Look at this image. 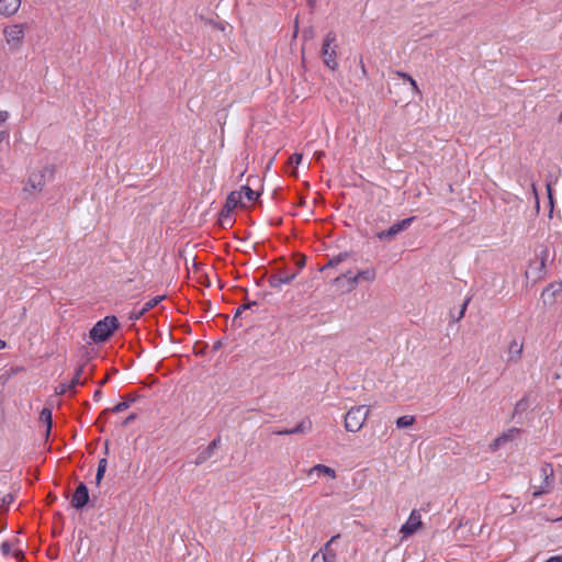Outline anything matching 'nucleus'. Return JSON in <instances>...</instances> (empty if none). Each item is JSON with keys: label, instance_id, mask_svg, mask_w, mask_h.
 <instances>
[{"label": "nucleus", "instance_id": "nucleus-22", "mask_svg": "<svg viewBox=\"0 0 562 562\" xmlns=\"http://www.w3.org/2000/svg\"><path fill=\"white\" fill-rule=\"evenodd\" d=\"M339 535H336L330 538V540L324 546V549L318 552L321 555H326V558H329L328 555H333V562L336 561V553L331 549V544L339 538Z\"/></svg>", "mask_w": 562, "mask_h": 562}, {"label": "nucleus", "instance_id": "nucleus-41", "mask_svg": "<svg viewBox=\"0 0 562 562\" xmlns=\"http://www.w3.org/2000/svg\"><path fill=\"white\" fill-rule=\"evenodd\" d=\"M1 550L4 554H8L11 551V544L9 542H3L1 544Z\"/></svg>", "mask_w": 562, "mask_h": 562}, {"label": "nucleus", "instance_id": "nucleus-11", "mask_svg": "<svg viewBox=\"0 0 562 562\" xmlns=\"http://www.w3.org/2000/svg\"><path fill=\"white\" fill-rule=\"evenodd\" d=\"M89 501V490L83 482H80L71 496L70 504L75 509L81 510Z\"/></svg>", "mask_w": 562, "mask_h": 562}, {"label": "nucleus", "instance_id": "nucleus-53", "mask_svg": "<svg viewBox=\"0 0 562 562\" xmlns=\"http://www.w3.org/2000/svg\"><path fill=\"white\" fill-rule=\"evenodd\" d=\"M108 379H109V378H108V376H105L103 380H101V381L99 382V385H104V384L106 383Z\"/></svg>", "mask_w": 562, "mask_h": 562}, {"label": "nucleus", "instance_id": "nucleus-48", "mask_svg": "<svg viewBox=\"0 0 562 562\" xmlns=\"http://www.w3.org/2000/svg\"><path fill=\"white\" fill-rule=\"evenodd\" d=\"M546 562H562V557L554 555V557L549 558Z\"/></svg>", "mask_w": 562, "mask_h": 562}, {"label": "nucleus", "instance_id": "nucleus-21", "mask_svg": "<svg viewBox=\"0 0 562 562\" xmlns=\"http://www.w3.org/2000/svg\"><path fill=\"white\" fill-rule=\"evenodd\" d=\"M313 472H316L318 475L319 474H325V475H328L330 476L331 479H335L336 477V472L334 469L327 467V465H324V464H316L314 465L310 473H313Z\"/></svg>", "mask_w": 562, "mask_h": 562}, {"label": "nucleus", "instance_id": "nucleus-36", "mask_svg": "<svg viewBox=\"0 0 562 562\" xmlns=\"http://www.w3.org/2000/svg\"><path fill=\"white\" fill-rule=\"evenodd\" d=\"M302 158H303L302 154H297V153H295V154H293V155L289 158V165L297 166V165H300V164H301Z\"/></svg>", "mask_w": 562, "mask_h": 562}, {"label": "nucleus", "instance_id": "nucleus-26", "mask_svg": "<svg viewBox=\"0 0 562 562\" xmlns=\"http://www.w3.org/2000/svg\"><path fill=\"white\" fill-rule=\"evenodd\" d=\"M348 257V254L347 252H340L339 255L330 258L328 260V262L323 266V268L321 270H325L329 267H336L337 265H339L341 261H344L346 258Z\"/></svg>", "mask_w": 562, "mask_h": 562}, {"label": "nucleus", "instance_id": "nucleus-13", "mask_svg": "<svg viewBox=\"0 0 562 562\" xmlns=\"http://www.w3.org/2000/svg\"><path fill=\"white\" fill-rule=\"evenodd\" d=\"M562 293V281L551 282L541 293L544 305H553L558 294Z\"/></svg>", "mask_w": 562, "mask_h": 562}, {"label": "nucleus", "instance_id": "nucleus-16", "mask_svg": "<svg viewBox=\"0 0 562 562\" xmlns=\"http://www.w3.org/2000/svg\"><path fill=\"white\" fill-rule=\"evenodd\" d=\"M312 429V422L310 419L302 420L299 425H296L294 428L291 429H282V430H276V435H294V434H305L311 431Z\"/></svg>", "mask_w": 562, "mask_h": 562}, {"label": "nucleus", "instance_id": "nucleus-10", "mask_svg": "<svg viewBox=\"0 0 562 562\" xmlns=\"http://www.w3.org/2000/svg\"><path fill=\"white\" fill-rule=\"evenodd\" d=\"M245 207L246 205L243 203L241 191H232L227 198L226 202L220 213L223 220H228L231 222V213L237 207Z\"/></svg>", "mask_w": 562, "mask_h": 562}, {"label": "nucleus", "instance_id": "nucleus-24", "mask_svg": "<svg viewBox=\"0 0 562 562\" xmlns=\"http://www.w3.org/2000/svg\"><path fill=\"white\" fill-rule=\"evenodd\" d=\"M108 460L105 458H102L98 463L97 474H95V484L100 485L104 473L106 471Z\"/></svg>", "mask_w": 562, "mask_h": 562}, {"label": "nucleus", "instance_id": "nucleus-42", "mask_svg": "<svg viewBox=\"0 0 562 562\" xmlns=\"http://www.w3.org/2000/svg\"><path fill=\"white\" fill-rule=\"evenodd\" d=\"M510 436L509 435H504L502 437H498L496 440H495V445L498 446L501 445L502 442H505L507 440H509Z\"/></svg>", "mask_w": 562, "mask_h": 562}, {"label": "nucleus", "instance_id": "nucleus-54", "mask_svg": "<svg viewBox=\"0 0 562 562\" xmlns=\"http://www.w3.org/2000/svg\"><path fill=\"white\" fill-rule=\"evenodd\" d=\"M5 347V341L0 339V350L3 349Z\"/></svg>", "mask_w": 562, "mask_h": 562}, {"label": "nucleus", "instance_id": "nucleus-56", "mask_svg": "<svg viewBox=\"0 0 562 562\" xmlns=\"http://www.w3.org/2000/svg\"><path fill=\"white\" fill-rule=\"evenodd\" d=\"M360 64H361V69L363 71V74H366V68H364V65H363L362 60H360Z\"/></svg>", "mask_w": 562, "mask_h": 562}, {"label": "nucleus", "instance_id": "nucleus-25", "mask_svg": "<svg viewBox=\"0 0 562 562\" xmlns=\"http://www.w3.org/2000/svg\"><path fill=\"white\" fill-rule=\"evenodd\" d=\"M416 422L414 416L404 415L396 419V426L397 428H405L414 425Z\"/></svg>", "mask_w": 562, "mask_h": 562}, {"label": "nucleus", "instance_id": "nucleus-55", "mask_svg": "<svg viewBox=\"0 0 562 562\" xmlns=\"http://www.w3.org/2000/svg\"><path fill=\"white\" fill-rule=\"evenodd\" d=\"M104 451H105V453H106V454L109 453V445H108V441L105 442Z\"/></svg>", "mask_w": 562, "mask_h": 562}, {"label": "nucleus", "instance_id": "nucleus-30", "mask_svg": "<svg viewBox=\"0 0 562 562\" xmlns=\"http://www.w3.org/2000/svg\"><path fill=\"white\" fill-rule=\"evenodd\" d=\"M268 282L271 288H279L281 284H283L282 276L277 273L271 274Z\"/></svg>", "mask_w": 562, "mask_h": 562}, {"label": "nucleus", "instance_id": "nucleus-2", "mask_svg": "<svg viewBox=\"0 0 562 562\" xmlns=\"http://www.w3.org/2000/svg\"><path fill=\"white\" fill-rule=\"evenodd\" d=\"M369 415V408L366 405L351 407L345 416V428L347 431H359Z\"/></svg>", "mask_w": 562, "mask_h": 562}, {"label": "nucleus", "instance_id": "nucleus-23", "mask_svg": "<svg viewBox=\"0 0 562 562\" xmlns=\"http://www.w3.org/2000/svg\"><path fill=\"white\" fill-rule=\"evenodd\" d=\"M137 396H127L124 401L117 403L114 407L111 408L113 413H121L130 407V405L135 402Z\"/></svg>", "mask_w": 562, "mask_h": 562}, {"label": "nucleus", "instance_id": "nucleus-28", "mask_svg": "<svg viewBox=\"0 0 562 562\" xmlns=\"http://www.w3.org/2000/svg\"><path fill=\"white\" fill-rule=\"evenodd\" d=\"M528 407H529V401L525 396L516 403L515 408H514V415L522 414L524 412H526L528 409Z\"/></svg>", "mask_w": 562, "mask_h": 562}, {"label": "nucleus", "instance_id": "nucleus-57", "mask_svg": "<svg viewBox=\"0 0 562 562\" xmlns=\"http://www.w3.org/2000/svg\"><path fill=\"white\" fill-rule=\"evenodd\" d=\"M304 203H305L304 199H301L300 200V205H304Z\"/></svg>", "mask_w": 562, "mask_h": 562}, {"label": "nucleus", "instance_id": "nucleus-14", "mask_svg": "<svg viewBox=\"0 0 562 562\" xmlns=\"http://www.w3.org/2000/svg\"><path fill=\"white\" fill-rule=\"evenodd\" d=\"M221 446V437L217 436L214 438L207 447L200 450L196 458H195V465H200L204 463L206 460H209L215 452V450Z\"/></svg>", "mask_w": 562, "mask_h": 562}, {"label": "nucleus", "instance_id": "nucleus-46", "mask_svg": "<svg viewBox=\"0 0 562 562\" xmlns=\"http://www.w3.org/2000/svg\"><path fill=\"white\" fill-rule=\"evenodd\" d=\"M547 191H548L549 202L552 207L553 206V198H552V190H551L550 184L547 186Z\"/></svg>", "mask_w": 562, "mask_h": 562}, {"label": "nucleus", "instance_id": "nucleus-39", "mask_svg": "<svg viewBox=\"0 0 562 562\" xmlns=\"http://www.w3.org/2000/svg\"><path fill=\"white\" fill-rule=\"evenodd\" d=\"M67 384H68V383H63V384H60V385H59V387H58L57 394L63 395V394H65V393H66V392H68V391H72V390H75V387H67Z\"/></svg>", "mask_w": 562, "mask_h": 562}, {"label": "nucleus", "instance_id": "nucleus-20", "mask_svg": "<svg viewBox=\"0 0 562 562\" xmlns=\"http://www.w3.org/2000/svg\"><path fill=\"white\" fill-rule=\"evenodd\" d=\"M245 302L244 304H241L235 312L234 314V317H233V322L236 323V321L240 317V315L243 314V312L247 311V310H250L254 306H258V302L257 301H248L247 297L244 299Z\"/></svg>", "mask_w": 562, "mask_h": 562}, {"label": "nucleus", "instance_id": "nucleus-32", "mask_svg": "<svg viewBox=\"0 0 562 562\" xmlns=\"http://www.w3.org/2000/svg\"><path fill=\"white\" fill-rule=\"evenodd\" d=\"M294 262H295V266L299 269H302L305 266L306 257L304 255H301V254H295L294 255Z\"/></svg>", "mask_w": 562, "mask_h": 562}, {"label": "nucleus", "instance_id": "nucleus-7", "mask_svg": "<svg viewBox=\"0 0 562 562\" xmlns=\"http://www.w3.org/2000/svg\"><path fill=\"white\" fill-rule=\"evenodd\" d=\"M336 41V35L334 32H329L324 38V43L322 46V57L324 64L331 70H335L338 66L336 61V50L330 47V45Z\"/></svg>", "mask_w": 562, "mask_h": 562}, {"label": "nucleus", "instance_id": "nucleus-40", "mask_svg": "<svg viewBox=\"0 0 562 562\" xmlns=\"http://www.w3.org/2000/svg\"><path fill=\"white\" fill-rule=\"evenodd\" d=\"M137 418V415L135 413L130 414L122 423L123 426H128L131 423H133Z\"/></svg>", "mask_w": 562, "mask_h": 562}, {"label": "nucleus", "instance_id": "nucleus-38", "mask_svg": "<svg viewBox=\"0 0 562 562\" xmlns=\"http://www.w3.org/2000/svg\"><path fill=\"white\" fill-rule=\"evenodd\" d=\"M296 274H297V272L288 273L285 276H282L283 284L291 283L295 279Z\"/></svg>", "mask_w": 562, "mask_h": 562}, {"label": "nucleus", "instance_id": "nucleus-47", "mask_svg": "<svg viewBox=\"0 0 562 562\" xmlns=\"http://www.w3.org/2000/svg\"><path fill=\"white\" fill-rule=\"evenodd\" d=\"M220 223L222 227H225L226 225H232L233 220L231 218V222H228V220H223V217L220 215Z\"/></svg>", "mask_w": 562, "mask_h": 562}, {"label": "nucleus", "instance_id": "nucleus-52", "mask_svg": "<svg viewBox=\"0 0 562 562\" xmlns=\"http://www.w3.org/2000/svg\"><path fill=\"white\" fill-rule=\"evenodd\" d=\"M315 156L317 159H321L324 156V153L323 151L315 153Z\"/></svg>", "mask_w": 562, "mask_h": 562}, {"label": "nucleus", "instance_id": "nucleus-51", "mask_svg": "<svg viewBox=\"0 0 562 562\" xmlns=\"http://www.w3.org/2000/svg\"><path fill=\"white\" fill-rule=\"evenodd\" d=\"M397 75H398L400 77H402L403 79H405V80H408V79L411 78V76H409L408 74H405V72H400V71H398V72H397Z\"/></svg>", "mask_w": 562, "mask_h": 562}, {"label": "nucleus", "instance_id": "nucleus-15", "mask_svg": "<svg viewBox=\"0 0 562 562\" xmlns=\"http://www.w3.org/2000/svg\"><path fill=\"white\" fill-rule=\"evenodd\" d=\"M21 0H0V14L12 16L20 9Z\"/></svg>", "mask_w": 562, "mask_h": 562}, {"label": "nucleus", "instance_id": "nucleus-37", "mask_svg": "<svg viewBox=\"0 0 562 562\" xmlns=\"http://www.w3.org/2000/svg\"><path fill=\"white\" fill-rule=\"evenodd\" d=\"M110 412H112L111 408L103 409L97 420V423L101 425V430H103V424L105 423L106 416Z\"/></svg>", "mask_w": 562, "mask_h": 562}, {"label": "nucleus", "instance_id": "nucleus-59", "mask_svg": "<svg viewBox=\"0 0 562 562\" xmlns=\"http://www.w3.org/2000/svg\"><path fill=\"white\" fill-rule=\"evenodd\" d=\"M514 431L518 432L519 430H518V429H515V428H514V429H510V432H514Z\"/></svg>", "mask_w": 562, "mask_h": 562}, {"label": "nucleus", "instance_id": "nucleus-44", "mask_svg": "<svg viewBox=\"0 0 562 562\" xmlns=\"http://www.w3.org/2000/svg\"><path fill=\"white\" fill-rule=\"evenodd\" d=\"M102 391L100 389L95 390L94 393H93V400L94 401H100L102 398Z\"/></svg>", "mask_w": 562, "mask_h": 562}, {"label": "nucleus", "instance_id": "nucleus-8", "mask_svg": "<svg viewBox=\"0 0 562 562\" xmlns=\"http://www.w3.org/2000/svg\"><path fill=\"white\" fill-rule=\"evenodd\" d=\"M540 476L542 477V483L540 485H535L536 491L533 492V497H538L542 494H546L550 491L553 483V468L549 463H544L540 468Z\"/></svg>", "mask_w": 562, "mask_h": 562}, {"label": "nucleus", "instance_id": "nucleus-1", "mask_svg": "<svg viewBox=\"0 0 562 562\" xmlns=\"http://www.w3.org/2000/svg\"><path fill=\"white\" fill-rule=\"evenodd\" d=\"M119 325L116 316H105L90 329L89 337L97 344L104 342L113 335Z\"/></svg>", "mask_w": 562, "mask_h": 562}, {"label": "nucleus", "instance_id": "nucleus-35", "mask_svg": "<svg viewBox=\"0 0 562 562\" xmlns=\"http://www.w3.org/2000/svg\"><path fill=\"white\" fill-rule=\"evenodd\" d=\"M146 313V311L142 307L139 310H133L130 314V319L131 321H137L144 314Z\"/></svg>", "mask_w": 562, "mask_h": 562}, {"label": "nucleus", "instance_id": "nucleus-9", "mask_svg": "<svg viewBox=\"0 0 562 562\" xmlns=\"http://www.w3.org/2000/svg\"><path fill=\"white\" fill-rule=\"evenodd\" d=\"M414 217L404 218L395 224H393L389 229L381 231L376 233V237L380 240H392L394 239L401 232L407 229L413 223Z\"/></svg>", "mask_w": 562, "mask_h": 562}, {"label": "nucleus", "instance_id": "nucleus-43", "mask_svg": "<svg viewBox=\"0 0 562 562\" xmlns=\"http://www.w3.org/2000/svg\"><path fill=\"white\" fill-rule=\"evenodd\" d=\"M407 81L411 83L416 93H420L417 82L412 77Z\"/></svg>", "mask_w": 562, "mask_h": 562}, {"label": "nucleus", "instance_id": "nucleus-58", "mask_svg": "<svg viewBox=\"0 0 562 562\" xmlns=\"http://www.w3.org/2000/svg\"><path fill=\"white\" fill-rule=\"evenodd\" d=\"M220 345H221V344H220V342H217V344L214 346V348H215V349H216V348H220Z\"/></svg>", "mask_w": 562, "mask_h": 562}, {"label": "nucleus", "instance_id": "nucleus-45", "mask_svg": "<svg viewBox=\"0 0 562 562\" xmlns=\"http://www.w3.org/2000/svg\"><path fill=\"white\" fill-rule=\"evenodd\" d=\"M7 138H9V132L7 130H1L0 131V143Z\"/></svg>", "mask_w": 562, "mask_h": 562}, {"label": "nucleus", "instance_id": "nucleus-34", "mask_svg": "<svg viewBox=\"0 0 562 562\" xmlns=\"http://www.w3.org/2000/svg\"><path fill=\"white\" fill-rule=\"evenodd\" d=\"M329 558H326V555H321L319 553H315L312 557L311 562H333V555H328Z\"/></svg>", "mask_w": 562, "mask_h": 562}, {"label": "nucleus", "instance_id": "nucleus-4", "mask_svg": "<svg viewBox=\"0 0 562 562\" xmlns=\"http://www.w3.org/2000/svg\"><path fill=\"white\" fill-rule=\"evenodd\" d=\"M24 24H13L4 27L3 35L11 50H18L24 40Z\"/></svg>", "mask_w": 562, "mask_h": 562}, {"label": "nucleus", "instance_id": "nucleus-31", "mask_svg": "<svg viewBox=\"0 0 562 562\" xmlns=\"http://www.w3.org/2000/svg\"><path fill=\"white\" fill-rule=\"evenodd\" d=\"M13 495L7 494L3 497L0 498V509H4L13 502Z\"/></svg>", "mask_w": 562, "mask_h": 562}, {"label": "nucleus", "instance_id": "nucleus-50", "mask_svg": "<svg viewBox=\"0 0 562 562\" xmlns=\"http://www.w3.org/2000/svg\"><path fill=\"white\" fill-rule=\"evenodd\" d=\"M307 1V5L311 8V9H314L315 5H316V2L317 0H306Z\"/></svg>", "mask_w": 562, "mask_h": 562}, {"label": "nucleus", "instance_id": "nucleus-29", "mask_svg": "<svg viewBox=\"0 0 562 562\" xmlns=\"http://www.w3.org/2000/svg\"><path fill=\"white\" fill-rule=\"evenodd\" d=\"M165 299L164 295L161 296H156V297H153L150 299L148 302H146L143 306V308L146 311V313L154 308L155 306H157L162 300Z\"/></svg>", "mask_w": 562, "mask_h": 562}, {"label": "nucleus", "instance_id": "nucleus-18", "mask_svg": "<svg viewBox=\"0 0 562 562\" xmlns=\"http://www.w3.org/2000/svg\"><path fill=\"white\" fill-rule=\"evenodd\" d=\"M87 367V362H85L83 364L79 366L77 369H76V372H75V375L74 378L71 379V381L67 384V387H76L77 385L79 384H85L86 381L88 380V378H86L85 380H80V376L81 374L85 372V369Z\"/></svg>", "mask_w": 562, "mask_h": 562}, {"label": "nucleus", "instance_id": "nucleus-5", "mask_svg": "<svg viewBox=\"0 0 562 562\" xmlns=\"http://www.w3.org/2000/svg\"><path fill=\"white\" fill-rule=\"evenodd\" d=\"M54 170L52 167H44L38 171H34L30 175L25 191L35 190L42 191L43 187L46 184L47 179L53 178Z\"/></svg>", "mask_w": 562, "mask_h": 562}, {"label": "nucleus", "instance_id": "nucleus-33", "mask_svg": "<svg viewBox=\"0 0 562 562\" xmlns=\"http://www.w3.org/2000/svg\"><path fill=\"white\" fill-rule=\"evenodd\" d=\"M470 297L465 299L464 302L462 303L461 307H460V311H459V316L454 317L452 315V317L454 318V321L459 322L463 316H464V313L467 311V307H468V304L470 302Z\"/></svg>", "mask_w": 562, "mask_h": 562}, {"label": "nucleus", "instance_id": "nucleus-6", "mask_svg": "<svg viewBox=\"0 0 562 562\" xmlns=\"http://www.w3.org/2000/svg\"><path fill=\"white\" fill-rule=\"evenodd\" d=\"M548 259V249L543 248L539 258L529 262L528 269L525 272L527 279H532L535 282L542 279L546 270V261Z\"/></svg>", "mask_w": 562, "mask_h": 562}, {"label": "nucleus", "instance_id": "nucleus-19", "mask_svg": "<svg viewBox=\"0 0 562 562\" xmlns=\"http://www.w3.org/2000/svg\"><path fill=\"white\" fill-rule=\"evenodd\" d=\"M40 420L46 425V435H49L53 426L52 409L44 407L40 413Z\"/></svg>", "mask_w": 562, "mask_h": 562}, {"label": "nucleus", "instance_id": "nucleus-17", "mask_svg": "<svg viewBox=\"0 0 562 562\" xmlns=\"http://www.w3.org/2000/svg\"><path fill=\"white\" fill-rule=\"evenodd\" d=\"M522 351V344L513 340L508 346L509 358L508 361H516L520 358Z\"/></svg>", "mask_w": 562, "mask_h": 562}, {"label": "nucleus", "instance_id": "nucleus-3", "mask_svg": "<svg viewBox=\"0 0 562 562\" xmlns=\"http://www.w3.org/2000/svg\"><path fill=\"white\" fill-rule=\"evenodd\" d=\"M374 279H375V271L373 269H366V270L359 271L355 276H352L351 272L340 274L335 278L334 282L339 285L341 282L346 281L345 291L350 292L356 288L359 280L371 282Z\"/></svg>", "mask_w": 562, "mask_h": 562}, {"label": "nucleus", "instance_id": "nucleus-27", "mask_svg": "<svg viewBox=\"0 0 562 562\" xmlns=\"http://www.w3.org/2000/svg\"><path fill=\"white\" fill-rule=\"evenodd\" d=\"M239 191H241V194L244 193L246 199L250 202L257 200L260 195L258 191L252 190L249 186H243Z\"/></svg>", "mask_w": 562, "mask_h": 562}, {"label": "nucleus", "instance_id": "nucleus-12", "mask_svg": "<svg viewBox=\"0 0 562 562\" xmlns=\"http://www.w3.org/2000/svg\"><path fill=\"white\" fill-rule=\"evenodd\" d=\"M422 527L423 522L420 514L416 509H413L408 517V520L401 527L400 532L403 535L404 538H407L414 535Z\"/></svg>", "mask_w": 562, "mask_h": 562}, {"label": "nucleus", "instance_id": "nucleus-49", "mask_svg": "<svg viewBox=\"0 0 562 562\" xmlns=\"http://www.w3.org/2000/svg\"><path fill=\"white\" fill-rule=\"evenodd\" d=\"M13 554L16 559H21L24 557V553L21 550H15Z\"/></svg>", "mask_w": 562, "mask_h": 562}]
</instances>
